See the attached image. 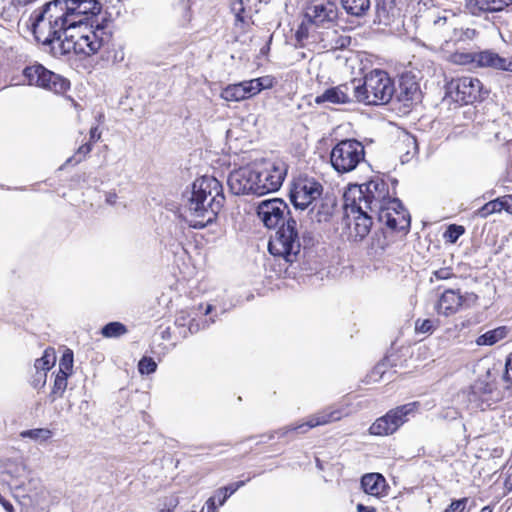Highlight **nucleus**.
I'll return each mask as SVG.
<instances>
[{"mask_svg":"<svg viewBox=\"0 0 512 512\" xmlns=\"http://www.w3.org/2000/svg\"><path fill=\"white\" fill-rule=\"evenodd\" d=\"M101 9L97 0L50 1L31 14L35 39L50 46L54 54L92 56L110 39L103 26L91 23Z\"/></svg>","mask_w":512,"mask_h":512,"instance_id":"f257e3e1","label":"nucleus"},{"mask_svg":"<svg viewBox=\"0 0 512 512\" xmlns=\"http://www.w3.org/2000/svg\"><path fill=\"white\" fill-rule=\"evenodd\" d=\"M184 198V219L195 229L213 223L225 202L221 183L211 176L196 179Z\"/></svg>","mask_w":512,"mask_h":512,"instance_id":"f03ea898","label":"nucleus"},{"mask_svg":"<svg viewBox=\"0 0 512 512\" xmlns=\"http://www.w3.org/2000/svg\"><path fill=\"white\" fill-rule=\"evenodd\" d=\"M390 199L388 184L377 177L366 183L350 186L344 193V207L347 211L366 209L376 215L377 210L382 209Z\"/></svg>","mask_w":512,"mask_h":512,"instance_id":"7ed1b4c3","label":"nucleus"},{"mask_svg":"<svg viewBox=\"0 0 512 512\" xmlns=\"http://www.w3.org/2000/svg\"><path fill=\"white\" fill-rule=\"evenodd\" d=\"M305 20L296 31L298 43L303 44L304 40H316V29H329L334 26L338 19V8L332 0H311L304 14Z\"/></svg>","mask_w":512,"mask_h":512,"instance_id":"20e7f679","label":"nucleus"},{"mask_svg":"<svg viewBox=\"0 0 512 512\" xmlns=\"http://www.w3.org/2000/svg\"><path fill=\"white\" fill-rule=\"evenodd\" d=\"M354 81L355 101L366 105L387 104L393 97L395 87L388 73L374 69L365 75L363 82Z\"/></svg>","mask_w":512,"mask_h":512,"instance_id":"39448f33","label":"nucleus"},{"mask_svg":"<svg viewBox=\"0 0 512 512\" xmlns=\"http://www.w3.org/2000/svg\"><path fill=\"white\" fill-rule=\"evenodd\" d=\"M456 22V16L448 11H429L425 16L423 35L433 42L458 41L463 40L464 36L471 39L475 35L474 30H458Z\"/></svg>","mask_w":512,"mask_h":512,"instance_id":"423d86ee","label":"nucleus"},{"mask_svg":"<svg viewBox=\"0 0 512 512\" xmlns=\"http://www.w3.org/2000/svg\"><path fill=\"white\" fill-rule=\"evenodd\" d=\"M256 195L276 192L287 174V166L281 160H262L253 165Z\"/></svg>","mask_w":512,"mask_h":512,"instance_id":"0eeeda50","label":"nucleus"},{"mask_svg":"<svg viewBox=\"0 0 512 512\" xmlns=\"http://www.w3.org/2000/svg\"><path fill=\"white\" fill-rule=\"evenodd\" d=\"M365 160V149L355 139H345L337 143L331 150L330 162L339 174L354 171Z\"/></svg>","mask_w":512,"mask_h":512,"instance_id":"6e6552de","label":"nucleus"},{"mask_svg":"<svg viewBox=\"0 0 512 512\" xmlns=\"http://www.w3.org/2000/svg\"><path fill=\"white\" fill-rule=\"evenodd\" d=\"M296 227V220L289 218L270 238L268 243L269 252L275 256L283 257L287 262H293L301 248Z\"/></svg>","mask_w":512,"mask_h":512,"instance_id":"1a4fd4ad","label":"nucleus"},{"mask_svg":"<svg viewBox=\"0 0 512 512\" xmlns=\"http://www.w3.org/2000/svg\"><path fill=\"white\" fill-rule=\"evenodd\" d=\"M418 406L417 402H411L390 410L384 416L375 420L369 428L370 434L376 436L393 434L408 421L410 416H414Z\"/></svg>","mask_w":512,"mask_h":512,"instance_id":"9d476101","label":"nucleus"},{"mask_svg":"<svg viewBox=\"0 0 512 512\" xmlns=\"http://www.w3.org/2000/svg\"><path fill=\"white\" fill-rule=\"evenodd\" d=\"M24 76L30 85H36L56 94L64 93L69 88V82L65 78L40 64L25 68Z\"/></svg>","mask_w":512,"mask_h":512,"instance_id":"9b49d317","label":"nucleus"},{"mask_svg":"<svg viewBox=\"0 0 512 512\" xmlns=\"http://www.w3.org/2000/svg\"><path fill=\"white\" fill-rule=\"evenodd\" d=\"M322 191V185L314 178L299 177L290 189V200L296 209L305 210L321 196Z\"/></svg>","mask_w":512,"mask_h":512,"instance_id":"f8f14e48","label":"nucleus"},{"mask_svg":"<svg viewBox=\"0 0 512 512\" xmlns=\"http://www.w3.org/2000/svg\"><path fill=\"white\" fill-rule=\"evenodd\" d=\"M272 86L268 78H256L227 85L222 89L220 97L227 102H239L259 94L263 89Z\"/></svg>","mask_w":512,"mask_h":512,"instance_id":"ddd939ff","label":"nucleus"},{"mask_svg":"<svg viewBox=\"0 0 512 512\" xmlns=\"http://www.w3.org/2000/svg\"><path fill=\"white\" fill-rule=\"evenodd\" d=\"M376 218L393 230H406L410 226V216L397 198H391L380 210H377Z\"/></svg>","mask_w":512,"mask_h":512,"instance_id":"4468645a","label":"nucleus"},{"mask_svg":"<svg viewBox=\"0 0 512 512\" xmlns=\"http://www.w3.org/2000/svg\"><path fill=\"white\" fill-rule=\"evenodd\" d=\"M482 84L479 79L465 76L458 79H453L448 84L450 94H455L456 101H461L465 104L473 103L481 98Z\"/></svg>","mask_w":512,"mask_h":512,"instance_id":"2eb2a0df","label":"nucleus"},{"mask_svg":"<svg viewBox=\"0 0 512 512\" xmlns=\"http://www.w3.org/2000/svg\"><path fill=\"white\" fill-rule=\"evenodd\" d=\"M286 203L273 198L261 201L257 206V215L267 228H275L283 219L287 212Z\"/></svg>","mask_w":512,"mask_h":512,"instance_id":"dca6fc26","label":"nucleus"},{"mask_svg":"<svg viewBox=\"0 0 512 512\" xmlns=\"http://www.w3.org/2000/svg\"><path fill=\"white\" fill-rule=\"evenodd\" d=\"M231 192L235 195H256L253 166L241 167L232 171L227 180Z\"/></svg>","mask_w":512,"mask_h":512,"instance_id":"f3484780","label":"nucleus"},{"mask_svg":"<svg viewBox=\"0 0 512 512\" xmlns=\"http://www.w3.org/2000/svg\"><path fill=\"white\" fill-rule=\"evenodd\" d=\"M354 81L343 83L324 90L314 99L315 103L342 105L349 104L355 100L354 98Z\"/></svg>","mask_w":512,"mask_h":512,"instance_id":"a211bd4d","label":"nucleus"},{"mask_svg":"<svg viewBox=\"0 0 512 512\" xmlns=\"http://www.w3.org/2000/svg\"><path fill=\"white\" fill-rule=\"evenodd\" d=\"M471 400L480 401L482 409L490 407L500 400V395L495 389V383L489 380V375H486L485 378H479L471 386Z\"/></svg>","mask_w":512,"mask_h":512,"instance_id":"6ab92c4d","label":"nucleus"},{"mask_svg":"<svg viewBox=\"0 0 512 512\" xmlns=\"http://www.w3.org/2000/svg\"><path fill=\"white\" fill-rule=\"evenodd\" d=\"M345 211L348 218L353 217V222L349 225L350 236L354 240H363L370 233L373 218L376 217L375 213L366 209H361V211H347L345 209Z\"/></svg>","mask_w":512,"mask_h":512,"instance_id":"aec40b11","label":"nucleus"},{"mask_svg":"<svg viewBox=\"0 0 512 512\" xmlns=\"http://www.w3.org/2000/svg\"><path fill=\"white\" fill-rule=\"evenodd\" d=\"M464 303V297L459 290H445L435 305L439 315L451 316L457 313Z\"/></svg>","mask_w":512,"mask_h":512,"instance_id":"412c9836","label":"nucleus"},{"mask_svg":"<svg viewBox=\"0 0 512 512\" xmlns=\"http://www.w3.org/2000/svg\"><path fill=\"white\" fill-rule=\"evenodd\" d=\"M476 67L512 71V61L492 50H485L476 54Z\"/></svg>","mask_w":512,"mask_h":512,"instance_id":"4be33fe9","label":"nucleus"},{"mask_svg":"<svg viewBox=\"0 0 512 512\" xmlns=\"http://www.w3.org/2000/svg\"><path fill=\"white\" fill-rule=\"evenodd\" d=\"M510 4L512 0H468L467 8L472 14L477 15L481 12L500 11Z\"/></svg>","mask_w":512,"mask_h":512,"instance_id":"5701e85b","label":"nucleus"},{"mask_svg":"<svg viewBox=\"0 0 512 512\" xmlns=\"http://www.w3.org/2000/svg\"><path fill=\"white\" fill-rule=\"evenodd\" d=\"M510 4L512 0H468L467 8L472 14L477 15L481 12L500 11Z\"/></svg>","mask_w":512,"mask_h":512,"instance_id":"b1692460","label":"nucleus"},{"mask_svg":"<svg viewBox=\"0 0 512 512\" xmlns=\"http://www.w3.org/2000/svg\"><path fill=\"white\" fill-rule=\"evenodd\" d=\"M510 4L512 0H468L467 8L472 14L477 15L481 12L500 11Z\"/></svg>","mask_w":512,"mask_h":512,"instance_id":"393cba45","label":"nucleus"},{"mask_svg":"<svg viewBox=\"0 0 512 512\" xmlns=\"http://www.w3.org/2000/svg\"><path fill=\"white\" fill-rule=\"evenodd\" d=\"M361 486L368 495L380 497L386 488V480L379 473H369L362 477Z\"/></svg>","mask_w":512,"mask_h":512,"instance_id":"a878e982","label":"nucleus"},{"mask_svg":"<svg viewBox=\"0 0 512 512\" xmlns=\"http://www.w3.org/2000/svg\"><path fill=\"white\" fill-rule=\"evenodd\" d=\"M343 417V413L339 409H325L313 415H310V426H323L335 421H339Z\"/></svg>","mask_w":512,"mask_h":512,"instance_id":"bb28decb","label":"nucleus"},{"mask_svg":"<svg viewBox=\"0 0 512 512\" xmlns=\"http://www.w3.org/2000/svg\"><path fill=\"white\" fill-rule=\"evenodd\" d=\"M509 330L505 326H500L495 329L489 330L484 334L480 335L476 339V344L478 346H492L497 342L508 336Z\"/></svg>","mask_w":512,"mask_h":512,"instance_id":"cd10ccee","label":"nucleus"},{"mask_svg":"<svg viewBox=\"0 0 512 512\" xmlns=\"http://www.w3.org/2000/svg\"><path fill=\"white\" fill-rule=\"evenodd\" d=\"M341 5L348 14L362 16L370 8V0H341Z\"/></svg>","mask_w":512,"mask_h":512,"instance_id":"c85d7f7f","label":"nucleus"},{"mask_svg":"<svg viewBox=\"0 0 512 512\" xmlns=\"http://www.w3.org/2000/svg\"><path fill=\"white\" fill-rule=\"evenodd\" d=\"M56 354L53 348H47L42 357L35 360V371L47 372L55 365Z\"/></svg>","mask_w":512,"mask_h":512,"instance_id":"c756f323","label":"nucleus"},{"mask_svg":"<svg viewBox=\"0 0 512 512\" xmlns=\"http://www.w3.org/2000/svg\"><path fill=\"white\" fill-rule=\"evenodd\" d=\"M68 375L64 373H57L52 390L49 394V400L54 402L56 399L61 398L67 388Z\"/></svg>","mask_w":512,"mask_h":512,"instance_id":"7c9ffc66","label":"nucleus"},{"mask_svg":"<svg viewBox=\"0 0 512 512\" xmlns=\"http://www.w3.org/2000/svg\"><path fill=\"white\" fill-rule=\"evenodd\" d=\"M502 210H504L503 196L489 201L479 208L475 214L481 218H486L494 213L501 212Z\"/></svg>","mask_w":512,"mask_h":512,"instance_id":"2f4dec72","label":"nucleus"},{"mask_svg":"<svg viewBox=\"0 0 512 512\" xmlns=\"http://www.w3.org/2000/svg\"><path fill=\"white\" fill-rule=\"evenodd\" d=\"M53 433L48 428H36L25 430L20 433L22 438H30L34 441L45 442L52 437Z\"/></svg>","mask_w":512,"mask_h":512,"instance_id":"473e14b6","label":"nucleus"},{"mask_svg":"<svg viewBox=\"0 0 512 512\" xmlns=\"http://www.w3.org/2000/svg\"><path fill=\"white\" fill-rule=\"evenodd\" d=\"M476 54L470 52H455L449 56V61L456 65L474 64L476 66Z\"/></svg>","mask_w":512,"mask_h":512,"instance_id":"72a5a7b5","label":"nucleus"},{"mask_svg":"<svg viewBox=\"0 0 512 512\" xmlns=\"http://www.w3.org/2000/svg\"><path fill=\"white\" fill-rule=\"evenodd\" d=\"M127 332L125 325L120 322H110L102 328V335L107 338L119 337Z\"/></svg>","mask_w":512,"mask_h":512,"instance_id":"f704fd0d","label":"nucleus"},{"mask_svg":"<svg viewBox=\"0 0 512 512\" xmlns=\"http://www.w3.org/2000/svg\"><path fill=\"white\" fill-rule=\"evenodd\" d=\"M314 428V426H310V416L307 418L305 422L297 423V424H291L288 426H285L278 430V434L283 437L286 436L289 432H297L300 434L306 433L309 429Z\"/></svg>","mask_w":512,"mask_h":512,"instance_id":"c9c22d12","label":"nucleus"},{"mask_svg":"<svg viewBox=\"0 0 512 512\" xmlns=\"http://www.w3.org/2000/svg\"><path fill=\"white\" fill-rule=\"evenodd\" d=\"M400 100L402 101H413L419 93L418 85L415 82L401 83L400 86Z\"/></svg>","mask_w":512,"mask_h":512,"instance_id":"e433bc0d","label":"nucleus"},{"mask_svg":"<svg viewBox=\"0 0 512 512\" xmlns=\"http://www.w3.org/2000/svg\"><path fill=\"white\" fill-rule=\"evenodd\" d=\"M339 33L335 29H325L323 32L316 33V40L312 39V42L321 43V47L324 49V45L327 43H334L337 41V37H339Z\"/></svg>","mask_w":512,"mask_h":512,"instance_id":"4c0bfd02","label":"nucleus"},{"mask_svg":"<svg viewBox=\"0 0 512 512\" xmlns=\"http://www.w3.org/2000/svg\"><path fill=\"white\" fill-rule=\"evenodd\" d=\"M73 369V352L70 349H67L59 362V371L58 373H64L66 375H70Z\"/></svg>","mask_w":512,"mask_h":512,"instance_id":"58836bf2","label":"nucleus"},{"mask_svg":"<svg viewBox=\"0 0 512 512\" xmlns=\"http://www.w3.org/2000/svg\"><path fill=\"white\" fill-rule=\"evenodd\" d=\"M351 38L345 34H340L339 37H337V41L334 43H327L324 45V49L326 50H338L346 48L350 45Z\"/></svg>","mask_w":512,"mask_h":512,"instance_id":"ea45409f","label":"nucleus"},{"mask_svg":"<svg viewBox=\"0 0 512 512\" xmlns=\"http://www.w3.org/2000/svg\"><path fill=\"white\" fill-rule=\"evenodd\" d=\"M157 368L156 362L149 357H143L138 363V369L141 374H151Z\"/></svg>","mask_w":512,"mask_h":512,"instance_id":"a19ab883","label":"nucleus"},{"mask_svg":"<svg viewBox=\"0 0 512 512\" xmlns=\"http://www.w3.org/2000/svg\"><path fill=\"white\" fill-rule=\"evenodd\" d=\"M92 150L91 143H85L81 145L76 154L73 157H70L67 159L66 164L71 163L72 161H75L76 163L81 162Z\"/></svg>","mask_w":512,"mask_h":512,"instance_id":"79ce46f5","label":"nucleus"},{"mask_svg":"<svg viewBox=\"0 0 512 512\" xmlns=\"http://www.w3.org/2000/svg\"><path fill=\"white\" fill-rule=\"evenodd\" d=\"M464 232L465 229L462 226L450 225L444 236L449 242L454 243Z\"/></svg>","mask_w":512,"mask_h":512,"instance_id":"37998d69","label":"nucleus"},{"mask_svg":"<svg viewBox=\"0 0 512 512\" xmlns=\"http://www.w3.org/2000/svg\"><path fill=\"white\" fill-rule=\"evenodd\" d=\"M454 276L453 270L450 267H442L433 271L430 281L433 282L436 280H447Z\"/></svg>","mask_w":512,"mask_h":512,"instance_id":"c03bdc74","label":"nucleus"},{"mask_svg":"<svg viewBox=\"0 0 512 512\" xmlns=\"http://www.w3.org/2000/svg\"><path fill=\"white\" fill-rule=\"evenodd\" d=\"M415 330L419 333H432L434 330V322L430 319H418L415 322Z\"/></svg>","mask_w":512,"mask_h":512,"instance_id":"a18cd8bd","label":"nucleus"},{"mask_svg":"<svg viewBox=\"0 0 512 512\" xmlns=\"http://www.w3.org/2000/svg\"><path fill=\"white\" fill-rule=\"evenodd\" d=\"M505 367L504 379L508 383L506 389L512 392V353L508 356Z\"/></svg>","mask_w":512,"mask_h":512,"instance_id":"49530a36","label":"nucleus"},{"mask_svg":"<svg viewBox=\"0 0 512 512\" xmlns=\"http://www.w3.org/2000/svg\"><path fill=\"white\" fill-rule=\"evenodd\" d=\"M47 374L41 371H36L32 378L31 384L35 389H42L46 384Z\"/></svg>","mask_w":512,"mask_h":512,"instance_id":"de8ad7c7","label":"nucleus"},{"mask_svg":"<svg viewBox=\"0 0 512 512\" xmlns=\"http://www.w3.org/2000/svg\"><path fill=\"white\" fill-rule=\"evenodd\" d=\"M467 503V498H462L459 500L453 501L448 508L445 509L444 512H463Z\"/></svg>","mask_w":512,"mask_h":512,"instance_id":"09e8293b","label":"nucleus"},{"mask_svg":"<svg viewBox=\"0 0 512 512\" xmlns=\"http://www.w3.org/2000/svg\"><path fill=\"white\" fill-rule=\"evenodd\" d=\"M245 484V481H238L236 483H233V484H230L226 487H223V488H220L219 489V494H222V493H228L230 494V496L232 494H234L240 487L244 486Z\"/></svg>","mask_w":512,"mask_h":512,"instance_id":"8fccbe9b","label":"nucleus"},{"mask_svg":"<svg viewBox=\"0 0 512 512\" xmlns=\"http://www.w3.org/2000/svg\"><path fill=\"white\" fill-rule=\"evenodd\" d=\"M386 247V241L385 238H373L372 239V248L375 249L376 252L383 251Z\"/></svg>","mask_w":512,"mask_h":512,"instance_id":"3c124183","label":"nucleus"},{"mask_svg":"<svg viewBox=\"0 0 512 512\" xmlns=\"http://www.w3.org/2000/svg\"><path fill=\"white\" fill-rule=\"evenodd\" d=\"M232 11L235 12V16H236V19L238 21H243V17L241 16V13L244 11L242 2L233 3L232 4Z\"/></svg>","mask_w":512,"mask_h":512,"instance_id":"603ef678","label":"nucleus"},{"mask_svg":"<svg viewBox=\"0 0 512 512\" xmlns=\"http://www.w3.org/2000/svg\"><path fill=\"white\" fill-rule=\"evenodd\" d=\"M504 200V210L510 214H512V195L503 196Z\"/></svg>","mask_w":512,"mask_h":512,"instance_id":"864d4df0","label":"nucleus"},{"mask_svg":"<svg viewBox=\"0 0 512 512\" xmlns=\"http://www.w3.org/2000/svg\"><path fill=\"white\" fill-rule=\"evenodd\" d=\"M205 326V324L201 326L199 322H197L196 320H192L188 326V329L190 333L194 334L197 333L200 329L204 328Z\"/></svg>","mask_w":512,"mask_h":512,"instance_id":"5fc2aeb1","label":"nucleus"},{"mask_svg":"<svg viewBox=\"0 0 512 512\" xmlns=\"http://www.w3.org/2000/svg\"><path fill=\"white\" fill-rule=\"evenodd\" d=\"M200 512H216V506H214V498H209Z\"/></svg>","mask_w":512,"mask_h":512,"instance_id":"6e6d98bb","label":"nucleus"},{"mask_svg":"<svg viewBox=\"0 0 512 512\" xmlns=\"http://www.w3.org/2000/svg\"><path fill=\"white\" fill-rule=\"evenodd\" d=\"M101 139V132L99 131L98 127H92L90 129V140L93 142H96Z\"/></svg>","mask_w":512,"mask_h":512,"instance_id":"4d7b16f0","label":"nucleus"},{"mask_svg":"<svg viewBox=\"0 0 512 512\" xmlns=\"http://www.w3.org/2000/svg\"><path fill=\"white\" fill-rule=\"evenodd\" d=\"M230 497V494L228 493H222V494H219V490L216 492V495L213 497L214 498V502L216 501V499L218 500V503L220 506H222L226 500Z\"/></svg>","mask_w":512,"mask_h":512,"instance_id":"13d9d810","label":"nucleus"},{"mask_svg":"<svg viewBox=\"0 0 512 512\" xmlns=\"http://www.w3.org/2000/svg\"><path fill=\"white\" fill-rule=\"evenodd\" d=\"M0 503L7 512H14L13 505L10 502L6 501L2 496H0Z\"/></svg>","mask_w":512,"mask_h":512,"instance_id":"bf43d9fd","label":"nucleus"},{"mask_svg":"<svg viewBox=\"0 0 512 512\" xmlns=\"http://www.w3.org/2000/svg\"><path fill=\"white\" fill-rule=\"evenodd\" d=\"M116 200H117V195L116 193H113V192H108L106 194V202L110 205H114L116 203Z\"/></svg>","mask_w":512,"mask_h":512,"instance_id":"052dcab7","label":"nucleus"},{"mask_svg":"<svg viewBox=\"0 0 512 512\" xmlns=\"http://www.w3.org/2000/svg\"><path fill=\"white\" fill-rule=\"evenodd\" d=\"M357 512H376L374 507L365 506L363 504L357 505Z\"/></svg>","mask_w":512,"mask_h":512,"instance_id":"680f3d73","label":"nucleus"},{"mask_svg":"<svg viewBox=\"0 0 512 512\" xmlns=\"http://www.w3.org/2000/svg\"><path fill=\"white\" fill-rule=\"evenodd\" d=\"M20 467L16 466L15 468L10 469L9 465H6V472L12 476H17L19 474Z\"/></svg>","mask_w":512,"mask_h":512,"instance_id":"e2e57ef3","label":"nucleus"},{"mask_svg":"<svg viewBox=\"0 0 512 512\" xmlns=\"http://www.w3.org/2000/svg\"><path fill=\"white\" fill-rule=\"evenodd\" d=\"M213 310V306L212 305H207L206 309H205V315L211 313Z\"/></svg>","mask_w":512,"mask_h":512,"instance_id":"0e129e2a","label":"nucleus"},{"mask_svg":"<svg viewBox=\"0 0 512 512\" xmlns=\"http://www.w3.org/2000/svg\"><path fill=\"white\" fill-rule=\"evenodd\" d=\"M480 512H492V510L488 506H486L482 508Z\"/></svg>","mask_w":512,"mask_h":512,"instance_id":"69168bd1","label":"nucleus"},{"mask_svg":"<svg viewBox=\"0 0 512 512\" xmlns=\"http://www.w3.org/2000/svg\"><path fill=\"white\" fill-rule=\"evenodd\" d=\"M5 0H0L1 3H3Z\"/></svg>","mask_w":512,"mask_h":512,"instance_id":"338daca9","label":"nucleus"}]
</instances>
